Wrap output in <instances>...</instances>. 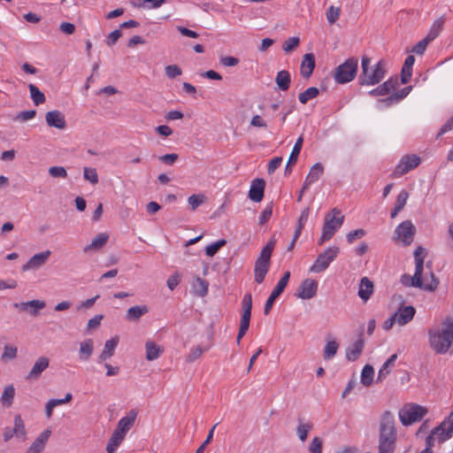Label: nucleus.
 <instances>
[{"label":"nucleus","instance_id":"nucleus-54","mask_svg":"<svg viewBox=\"0 0 453 453\" xmlns=\"http://www.w3.org/2000/svg\"><path fill=\"white\" fill-rule=\"evenodd\" d=\"M300 43V39L297 36H292L288 38L282 46V49L285 52L288 53L294 50Z\"/></svg>","mask_w":453,"mask_h":453},{"label":"nucleus","instance_id":"nucleus-12","mask_svg":"<svg viewBox=\"0 0 453 453\" xmlns=\"http://www.w3.org/2000/svg\"><path fill=\"white\" fill-rule=\"evenodd\" d=\"M432 281L429 284H424L422 279H418V282L415 280V275L410 276L408 274H403L401 277V283L406 287H415L423 288L428 291H434L437 288L439 285V280L434 277V273H431Z\"/></svg>","mask_w":453,"mask_h":453},{"label":"nucleus","instance_id":"nucleus-46","mask_svg":"<svg viewBox=\"0 0 453 453\" xmlns=\"http://www.w3.org/2000/svg\"><path fill=\"white\" fill-rule=\"evenodd\" d=\"M319 95V90L316 87H310L298 96L301 104H305L310 99H313Z\"/></svg>","mask_w":453,"mask_h":453},{"label":"nucleus","instance_id":"nucleus-3","mask_svg":"<svg viewBox=\"0 0 453 453\" xmlns=\"http://www.w3.org/2000/svg\"><path fill=\"white\" fill-rule=\"evenodd\" d=\"M453 436V411L426 439V449L432 450L434 441L437 439L440 443L446 441Z\"/></svg>","mask_w":453,"mask_h":453},{"label":"nucleus","instance_id":"nucleus-52","mask_svg":"<svg viewBox=\"0 0 453 453\" xmlns=\"http://www.w3.org/2000/svg\"><path fill=\"white\" fill-rule=\"evenodd\" d=\"M205 199L203 194H195L188 198V203L192 211H195L198 206L203 203Z\"/></svg>","mask_w":453,"mask_h":453},{"label":"nucleus","instance_id":"nucleus-44","mask_svg":"<svg viewBox=\"0 0 453 453\" xmlns=\"http://www.w3.org/2000/svg\"><path fill=\"white\" fill-rule=\"evenodd\" d=\"M28 88L30 91V96L35 105L45 103V95L35 84H29Z\"/></svg>","mask_w":453,"mask_h":453},{"label":"nucleus","instance_id":"nucleus-18","mask_svg":"<svg viewBox=\"0 0 453 453\" xmlns=\"http://www.w3.org/2000/svg\"><path fill=\"white\" fill-rule=\"evenodd\" d=\"M399 85V79L397 76L391 77L387 81L368 92L372 96H385L394 91Z\"/></svg>","mask_w":453,"mask_h":453},{"label":"nucleus","instance_id":"nucleus-15","mask_svg":"<svg viewBox=\"0 0 453 453\" xmlns=\"http://www.w3.org/2000/svg\"><path fill=\"white\" fill-rule=\"evenodd\" d=\"M137 414L138 413L134 409L130 410L125 417L119 420L114 432L126 437L127 432L134 426Z\"/></svg>","mask_w":453,"mask_h":453},{"label":"nucleus","instance_id":"nucleus-16","mask_svg":"<svg viewBox=\"0 0 453 453\" xmlns=\"http://www.w3.org/2000/svg\"><path fill=\"white\" fill-rule=\"evenodd\" d=\"M51 252L50 250H45L40 253L35 254L29 258V260L22 265V271L27 272L29 270H36L42 267L48 261Z\"/></svg>","mask_w":453,"mask_h":453},{"label":"nucleus","instance_id":"nucleus-13","mask_svg":"<svg viewBox=\"0 0 453 453\" xmlns=\"http://www.w3.org/2000/svg\"><path fill=\"white\" fill-rule=\"evenodd\" d=\"M416 228L411 220L403 221L395 230V234L403 242L404 246L410 245L414 239Z\"/></svg>","mask_w":453,"mask_h":453},{"label":"nucleus","instance_id":"nucleus-61","mask_svg":"<svg viewBox=\"0 0 453 453\" xmlns=\"http://www.w3.org/2000/svg\"><path fill=\"white\" fill-rule=\"evenodd\" d=\"M366 232L363 228L350 231L347 234L346 239L349 243H352L356 239H361L365 235Z\"/></svg>","mask_w":453,"mask_h":453},{"label":"nucleus","instance_id":"nucleus-24","mask_svg":"<svg viewBox=\"0 0 453 453\" xmlns=\"http://www.w3.org/2000/svg\"><path fill=\"white\" fill-rule=\"evenodd\" d=\"M315 68V57L312 53H307L303 56L301 66L300 73L303 79H309Z\"/></svg>","mask_w":453,"mask_h":453},{"label":"nucleus","instance_id":"nucleus-21","mask_svg":"<svg viewBox=\"0 0 453 453\" xmlns=\"http://www.w3.org/2000/svg\"><path fill=\"white\" fill-rule=\"evenodd\" d=\"M45 120L49 127L58 129H65L66 127L64 114L58 110L48 111L45 115Z\"/></svg>","mask_w":453,"mask_h":453},{"label":"nucleus","instance_id":"nucleus-53","mask_svg":"<svg viewBox=\"0 0 453 453\" xmlns=\"http://www.w3.org/2000/svg\"><path fill=\"white\" fill-rule=\"evenodd\" d=\"M18 349L12 345H5L1 359L3 361L12 360L17 357Z\"/></svg>","mask_w":453,"mask_h":453},{"label":"nucleus","instance_id":"nucleus-26","mask_svg":"<svg viewBox=\"0 0 453 453\" xmlns=\"http://www.w3.org/2000/svg\"><path fill=\"white\" fill-rule=\"evenodd\" d=\"M303 136L298 137L297 140L296 141L294 147L291 150V153L289 155L287 165L285 167V174L291 173V165H294L296 164L298 156H299L302 147H303Z\"/></svg>","mask_w":453,"mask_h":453},{"label":"nucleus","instance_id":"nucleus-19","mask_svg":"<svg viewBox=\"0 0 453 453\" xmlns=\"http://www.w3.org/2000/svg\"><path fill=\"white\" fill-rule=\"evenodd\" d=\"M265 188V181L263 179L253 180L249 191V198L255 203L261 202L264 198Z\"/></svg>","mask_w":453,"mask_h":453},{"label":"nucleus","instance_id":"nucleus-29","mask_svg":"<svg viewBox=\"0 0 453 453\" xmlns=\"http://www.w3.org/2000/svg\"><path fill=\"white\" fill-rule=\"evenodd\" d=\"M324 173V166L320 163H316L311 168L303 183V189H307L311 184L317 181Z\"/></svg>","mask_w":453,"mask_h":453},{"label":"nucleus","instance_id":"nucleus-39","mask_svg":"<svg viewBox=\"0 0 453 453\" xmlns=\"http://www.w3.org/2000/svg\"><path fill=\"white\" fill-rule=\"evenodd\" d=\"M275 246V240L269 241L266 245L261 250L259 257L256 261L271 264V257Z\"/></svg>","mask_w":453,"mask_h":453},{"label":"nucleus","instance_id":"nucleus-50","mask_svg":"<svg viewBox=\"0 0 453 453\" xmlns=\"http://www.w3.org/2000/svg\"><path fill=\"white\" fill-rule=\"evenodd\" d=\"M226 243V241L225 239H220L210 245H208L205 249V254L208 257H213L220 248L225 246Z\"/></svg>","mask_w":453,"mask_h":453},{"label":"nucleus","instance_id":"nucleus-56","mask_svg":"<svg viewBox=\"0 0 453 453\" xmlns=\"http://www.w3.org/2000/svg\"><path fill=\"white\" fill-rule=\"evenodd\" d=\"M49 174L53 178H66L67 172L64 166H51L49 168Z\"/></svg>","mask_w":453,"mask_h":453},{"label":"nucleus","instance_id":"nucleus-23","mask_svg":"<svg viewBox=\"0 0 453 453\" xmlns=\"http://www.w3.org/2000/svg\"><path fill=\"white\" fill-rule=\"evenodd\" d=\"M50 434L51 431L50 429L44 430L36 437L26 453H41L44 449Z\"/></svg>","mask_w":453,"mask_h":453},{"label":"nucleus","instance_id":"nucleus-27","mask_svg":"<svg viewBox=\"0 0 453 453\" xmlns=\"http://www.w3.org/2000/svg\"><path fill=\"white\" fill-rule=\"evenodd\" d=\"M373 283L367 277H363L359 282L358 288V296L364 301L366 302L372 296L373 292Z\"/></svg>","mask_w":453,"mask_h":453},{"label":"nucleus","instance_id":"nucleus-8","mask_svg":"<svg viewBox=\"0 0 453 453\" xmlns=\"http://www.w3.org/2000/svg\"><path fill=\"white\" fill-rule=\"evenodd\" d=\"M242 314L240 321V328L237 334L236 342L239 344L241 339L246 334L247 331L250 327V321L251 317V310H252V296L250 293H247L244 295L242 301Z\"/></svg>","mask_w":453,"mask_h":453},{"label":"nucleus","instance_id":"nucleus-41","mask_svg":"<svg viewBox=\"0 0 453 453\" xmlns=\"http://www.w3.org/2000/svg\"><path fill=\"white\" fill-rule=\"evenodd\" d=\"M311 423H303V418H298V425L296 427V434L300 441H304L307 439L309 432L312 429Z\"/></svg>","mask_w":453,"mask_h":453},{"label":"nucleus","instance_id":"nucleus-4","mask_svg":"<svg viewBox=\"0 0 453 453\" xmlns=\"http://www.w3.org/2000/svg\"><path fill=\"white\" fill-rule=\"evenodd\" d=\"M344 215L341 211L334 208L325 217V222L322 227V234L319 240V245H322L325 242L329 241L340 228L343 223Z\"/></svg>","mask_w":453,"mask_h":453},{"label":"nucleus","instance_id":"nucleus-28","mask_svg":"<svg viewBox=\"0 0 453 453\" xmlns=\"http://www.w3.org/2000/svg\"><path fill=\"white\" fill-rule=\"evenodd\" d=\"M209 283L199 276H196L191 284L192 293L199 297H203L208 294Z\"/></svg>","mask_w":453,"mask_h":453},{"label":"nucleus","instance_id":"nucleus-20","mask_svg":"<svg viewBox=\"0 0 453 453\" xmlns=\"http://www.w3.org/2000/svg\"><path fill=\"white\" fill-rule=\"evenodd\" d=\"M365 341L363 339V332L359 334L358 339L346 349V358L350 361H356L363 352Z\"/></svg>","mask_w":453,"mask_h":453},{"label":"nucleus","instance_id":"nucleus-37","mask_svg":"<svg viewBox=\"0 0 453 453\" xmlns=\"http://www.w3.org/2000/svg\"><path fill=\"white\" fill-rule=\"evenodd\" d=\"M94 350V342L92 339H87L80 343L79 357L82 361H88Z\"/></svg>","mask_w":453,"mask_h":453},{"label":"nucleus","instance_id":"nucleus-7","mask_svg":"<svg viewBox=\"0 0 453 453\" xmlns=\"http://www.w3.org/2000/svg\"><path fill=\"white\" fill-rule=\"evenodd\" d=\"M427 410L418 404L405 405L399 411V418L403 426H410L422 419Z\"/></svg>","mask_w":453,"mask_h":453},{"label":"nucleus","instance_id":"nucleus-34","mask_svg":"<svg viewBox=\"0 0 453 453\" xmlns=\"http://www.w3.org/2000/svg\"><path fill=\"white\" fill-rule=\"evenodd\" d=\"M109 240V234L107 233H100L91 242L90 244L83 248L84 252H89L91 250H97L103 248Z\"/></svg>","mask_w":453,"mask_h":453},{"label":"nucleus","instance_id":"nucleus-57","mask_svg":"<svg viewBox=\"0 0 453 453\" xmlns=\"http://www.w3.org/2000/svg\"><path fill=\"white\" fill-rule=\"evenodd\" d=\"M165 75L169 79H174L182 73V70L177 65H169L165 68Z\"/></svg>","mask_w":453,"mask_h":453},{"label":"nucleus","instance_id":"nucleus-38","mask_svg":"<svg viewBox=\"0 0 453 453\" xmlns=\"http://www.w3.org/2000/svg\"><path fill=\"white\" fill-rule=\"evenodd\" d=\"M275 82L278 88L282 91H287L291 83V76L288 71L281 70L278 72Z\"/></svg>","mask_w":453,"mask_h":453},{"label":"nucleus","instance_id":"nucleus-36","mask_svg":"<svg viewBox=\"0 0 453 453\" xmlns=\"http://www.w3.org/2000/svg\"><path fill=\"white\" fill-rule=\"evenodd\" d=\"M270 264L255 261L254 280L257 284L264 282L265 278L269 271Z\"/></svg>","mask_w":453,"mask_h":453},{"label":"nucleus","instance_id":"nucleus-17","mask_svg":"<svg viewBox=\"0 0 453 453\" xmlns=\"http://www.w3.org/2000/svg\"><path fill=\"white\" fill-rule=\"evenodd\" d=\"M46 303L41 300H31L22 303H14L13 307L22 311H27L32 316L36 317L39 311L45 308Z\"/></svg>","mask_w":453,"mask_h":453},{"label":"nucleus","instance_id":"nucleus-60","mask_svg":"<svg viewBox=\"0 0 453 453\" xmlns=\"http://www.w3.org/2000/svg\"><path fill=\"white\" fill-rule=\"evenodd\" d=\"M408 197L409 193L405 189H403L396 197L395 207L402 211L406 204Z\"/></svg>","mask_w":453,"mask_h":453},{"label":"nucleus","instance_id":"nucleus-25","mask_svg":"<svg viewBox=\"0 0 453 453\" xmlns=\"http://www.w3.org/2000/svg\"><path fill=\"white\" fill-rule=\"evenodd\" d=\"M415 313V308L411 305H409L399 308L394 315L396 318V323L400 326H404L413 319Z\"/></svg>","mask_w":453,"mask_h":453},{"label":"nucleus","instance_id":"nucleus-49","mask_svg":"<svg viewBox=\"0 0 453 453\" xmlns=\"http://www.w3.org/2000/svg\"><path fill=\"white\" fill-rule=\"evenodd\" d=\"M83 177L93 185L98 183V174L96 168L84 167Z\"/></svg>","mask_w":453,"mask_h":453},{"label":"nucleus","instance_id":"nucleus-30","mask_svg":"<svg viewBox=\"0 0 453 453\" xmlns=\"http://www.w3.org/2000/svg\"><path fill=\"white\" fill-rule=\"evenodd\" d=\"M149 308L147 305H135L130 307L126 313L125 319L130 322L138 321L141 317L148 313Z\"/></svg>","mask_w":453,"mask_h":453},{"label":"nucleus","instance_id":"nucleus-32","mask_svg":"<svg viewBox=\"0 0 453 453\" xmlns=\"http://www.w3.org/2000/svg\"><path fill=\"white\" fill-rule=\"evenodd\" d=\"M414 63L415 58L412 55L407 56L401 71V82L403 84H406L410 81Z\"/></svg>","mask_w":453,"mask_h":453},{"label":"nucleus","instance_id":"nucleus-1","mask_svg":"<svg viewBox=\"0 0 453 453\" xmlns=\"http://www.w3.org/2000/svg\"><path fill=\"white\" fill-rule=\"evenodd\" d=\"M397 444V430L393 413L385 411L379 426V453H395Z\"/></svg>","mask_w":453,"mask_h":453},{"label":"nucleus","instance_id":"nucleus-47","mask_svg":"<svg viewBox=\"0 0 453 453\" xmlns=\"http://www.w3.org/2000/svg\"><path fill=\"white\" fill-rule=\"evenodd\" d=\"M443 24H444V19L443 18L438 19L433 24L428 35L426 37L431 42L433 40H434L440 35L441 31L442 30Z\"/></svg>","mask_w":453,"mask_h":453},{"label":"nucleus","instance_id":"nucleus-51","mask_svg":"<svg viewBox=\"0 0 453 453\" xmlns=\"http://www.w3.org/2000/svg\"><path fill=\"white\" fill-rule=\"evenodd\" d=\"M12 431L17 436L26 435L25 425L20 415H16L14 417V427L12 428Z\"/></svg>","mask_w":453,"mask_h":453},{"label":"nucleus","instance_id":"nucleus-40","mask_svg":"<svg viewBox=\"0 0 453 453\" xmlns=\"http://www.w3.org/2000/svg\"><path fill=\"white\" fill-rule=\"evenodd\" d=\"M124 439L125 437L122 436V434H119L118 433L113 431L111 436L108 441L106 451L108 453H116L119 446L121 444Z\"/></svg>","mask_w":453,"mask_h":453},{"label":"nucleus","instance_id":"nucleus-10","mask_svg":"<svg viewBox=\"0 0 453 453\" xmlns=\"http://www.w3.org/2000/svg\"><path fill=\"white\" fill-rule=\"evenodd\" d=\"M421 163L420 157L416 154L404 155L395 166L393 175L397 178L415 169Z\"/></svg>","mask_w":453,"mask_h":453},{"label":"nucleus","instance_id":"nucleus-31","mask_svg":"<svg viewBox=\"0 0 453 453\" xmlns=\"http://www.w3.org/2000/svg\"><path fill=\"white\" fill-rule=\"evenodd\" d=\"M411 89H412L411 86L405 87L395 93H392L388 97L381 99L380 102L385 104L387 106H390L394 103L400 102L404 97H406L409 95V93L411 91Z\"/></svg>","mask_w":453,"mask_h":453},{"label":"nucleus","instance_id":"nucleus-48","mask_svg":"<svg viewBox=\"0 0 453 453\" xmlns=\"http://www.w3.org/2000/svg\"><path fill=\"white\" fill-rule=\"evenodd\" d=\"M339 348V344L336 341H328L325 346L324 349V354L323 357L325 359H331L333 358Z\"/></svg>","mask_w":453,"mask_h":453},{"label":"nucleus","instance_id":"nucleus-43","mask_svg":"<svg viewBox=\"0 0 453 453\" xmlns=\"http://www.w3.org/2000/svg\"><path fill=\"white\" fill-rule=\"evenodd\" d=\"M374 376V369L371 365H365L361 372V383L369 387L372 385Z\"/></svg>","mask_w":453,"mask_h":453},{"label":"nucleus","instance_id":"nucleus-2","mask_svg":"<svg viewBox=\"0 0 453 453\" xmlns=\"http://www.w3.org/2000/svg\"><path fill=\"white\" fill-rule=\"evenodd\" d=\"M370 58L364 56L361 61L362 73L359 75V85L371 86L379 84L385 77V62L380 60L374 66H371Z\"/></svg>","mask_w":453,"mask_h":453},{"label":"nucleus","instance_id":"nucleus-5","mask_svg":"<svg viewBox=\"0 0 453 453\" xmlns=\"http://www.w3.org/2000/svg\"><path fill=\"white\" fill-rule=\"evenodd\" d=\"M428 337L431 349L437 354H445L449 349L453 340L447 326L441 331L430 329Z\"/></svg>","mask_w":453,"mask_h":453},{"label":"nucleus","instance_id":"nucleus-58","mask_svg":"<svg viewBox=\"0 0 453 453\" xmlns=\"http://www.w3.org/2000/svg\"><path fill=\"white\" fill-rule=\"evenodd\" d=\"M273 215V203L267 205L261 212L259 216L258 223L260 226L265 224Z\"/></svg>","mask_w":453,"mask_h":453},{"label":"nucleus","instance_id":"nucleus-6","mask_svg":"<svg viewBox=\"0 0 453 453\" xmlns=\"http://www.w3.org/2000/svg\"><path fill=\"white\" fill-rule=\"evenodd\" d=\"M358 60L356 58H348L338 65L334 72V80L339 84L351 81L357 75Z\"/></svg>","mask_w":453,"mask_h":453},{"label":"nucleus","instance_id":"nucleus-22","mask_svg":"<svg viewBox=\"0 0 453 453\" xmlns=\"http://www.w3.org/2000/svg\"><path fill=\"white\" fill-rule=\"evenodd\" d=\"M50 360L46 357H40L27 375V380H36L41 377L42 372L49 366Z\"/></svg>","mask_w":453,"mask_h":453},{"label":"nucleus","instance_id":"nucleus-33","mask_svg":"<svg viewBox=\"0 0 453 453\" xmlns=\"http://www.w3.org/2000/svg\"><path fill=\"white\" fill-rule=\"evenodd\" d=\"M146 359L152 361L157 359L164 352L163 347L156 344L154 342L148 340L145 343Z\"/></svg>","mask_w":453,"mask_h":453},{"label":"nucleus","instance_id":"nucleus-59","mask_svg":"<svg viewBox=\"0 0 453 453\" xmlns=\"http://www.w3.org/2000/svg\"><path fill=\"white\" fill-rule=\"evenodd\" d=\"M208 349H203L201 348L200 346H196V348H193L190 352L188 353V355L187 356V358H186V361L187 362H189V363H192L194 362L195 360H196L197 358H199L202 354L207 350Z\"/></svg>","mask_w":453,"mask_h":453},{"label":"nucleus","instance_id":"nucleus-9","mask_svg":"<svg viewBox=\"0 0 453 453\" xmlns=\"http://www.w3.org/2000/svg\"><path fill=\"white\" fill-rule=\"evenodd\" d=\"M339 252V247H329L327 250L318 256L310 271L317 273L326 271L329 265L336 258Z\"/></svg>","mask_w":453,"mask_h":453},{"label":"nucleus","instance_id":"nucleus-42","mask_svg":"<svg viewBox=\"0 0 453 453\" xmlns=\"http://www.w3.org/2000/svg\"><path fill=\"white\" fill-rule=\"evenodd\" d=\"M15 395V388L12 385H8L4 388L1 395V402L4 407H11L13 403Z\"/></svg>","mask_w":453,"mask_h":453},{"label":"nucleus","instance_id":"nucleus-14","mask_svg":"<svg viewBox=\"0 0 453 453\" xmlns=\"http://www.w3.org/2000/svg\"><path fill=\"white\" fill-rule=\"evenodd\" d=\"M318 290V281L312 279H305L299 286L296 296L307 300L314 297Z\"/></svg>","mask_w":453,"mask_h":453},{"label":"nucleus","instance_id":"nucleus-63","mask_svg":"<svg viewBox=\"0 0 453 453\" xmlns=\"http://www.w3.org/2000/svg\"><path fill=\"white\" fill-rule=\"evenodd\" d=\"M121 35H122V32L120 31V29H115L114 31L111 32L108 35V36L105 40V43L109 47H111L118 42V40L121 37Z\"/></svg>","mask_w":453,"mask_h":453},{"label":"nucleus","instance_id":"nucleus-64","mask_svg":"<svg viewBox=\"0 0 453 453\" xmlns=\"http://www.w3.org/2000/svg\"><path fill=\"white\" fill-rule=\"evenodd\" d=\"M219 425V423L215 424L211 429L209 431L208 435L204 441L202 443V445L196 449V453H203L206 446L211 441L213 438V434L216 426Z\"/></svg>","mask_w":453,"mask_h":453},{"label":"nucleus","instance_id":"nucleus-62","mask_svg":"<svg viewBox=\"0 0 453 453\" xmlns=\"http://www.w3.org/2000/svg\"><path fill=\"white\" fill-rule=\"evenodd\" d=\"M322 440L319 437H314L309 445V450L311 453H322Z\"/></svg>","mask_w":453,"mask_h":453},{"label":"nucleus","instance_id":"nucleus-45","mask_svg":"<svg viewBox=\"0 0 453 453\" xmlns=\"http://www.w3.org/2000/svg\"><path fill=\"white\" fill-rule=\"evenodd\" d=\"M397 358V355L396 354H393L389 357V358L383 364L382 367L380 369L379 372H378V378H377V381H381L382 380H384L387 375L389 373V367L390 366H393L395 360Z\"/></svg>","mask_w":453,"mask_h":453},{"label":"nucleus","instance_id":"nucleus-55","mask_svg":"<svg viewBox=\"0 0 453 453\" xmlns=\"http://www.w3.org/2000/svg\"><path fill=\"white\" fill-rule=\"evenodd\" d=\"M340 8L338 7H334V6H330L327 11H326V19H327V21L330 23V24H334L336 22V20L339 19V16H340Z\"/></svg>","mask_w":453,"mask_h":453},{"label":"nucleus","instance_id":"nucleus-35","mask_svg":"<svg viewBox=\"0 0 453 453\" xmlns=\"http://www.w3.org/2000/svg\"><path fill=\"white\" fill-rule=\"evenodd\" d=\"M119 343V336H114L111 339L108 340L104 343V349L99 356L100 361H104L110 357H111L114 354L115 349Z\"/></svg>","mask_w":453,"mask_h":453},{"label":"nucleus","instance_id":"nucleus-11","mask_svg":"<svg viewBox=\"0 0 453 453\" xmlns=\"http://www.w3.org/2000/svg\"><path fill=\"white\" fill-rule=\"evenodd\" d=\"M289 278H290V272L289 271L285 272L284 274L282 275V277L280 278V280L278 281L276 287L272 291L268 299L265 302V304L264 307L265 315L269 314V312L272 310L274 301L276 300V298H278L281 295V293L284 291L285 288L287 287Z\"/></svg>","mask_w":453,"mask_h":453}]
</instances>
